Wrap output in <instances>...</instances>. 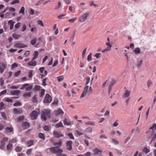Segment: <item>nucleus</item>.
I'll return each instance as SVG.
<instances>
[{
	"mask_svg": "<svg viewBox=\"0 0 156 156\" xmlns=\"http://www.w3.org/2000/svg\"><path fill=\"white\" fill-rule=\"evenodd\" d=\"M51 152L56 154L57 156H67L65 154H62L63 151L58 147H52L49 148Z\"/></svg>",
	"mask_w": 156,
	"mask_h": 156,
	"instance_id": "f257e3e1",
	"label": "nucleus"
},
{
	"mask_svg": "<svg viewBox=\"0 0 156 156\" xmlns=\"http://www.w3.org/2000/svg\"><path fill=\"white\" fill-rule=\"evenodd\" d=\"M93 90L91 87H89L88 85H86V87L84 88L83 91L80 96V98H82L85 96L87 94L88 95L91 94L92 93Z\"/></svg>",
	"mask_w": 156,
	"mask_h": 156,
	"instance_id": "f03ea898",
	"label": "nucleus"
},
{
	"mask_svg": "<svg viewBox=\"0 0 156 156\" xmlns=\"http://www.w3.org/2000/svg\"><path fill=\"white\" fill-rule=\"evenodd\" d=\"M50 110L44 109L41 114V119L44 121H45L47 119L46 117L50 116Z\"/></svg>",
	"mask_w": 156,
	"mask_h": 156,
	"instance_id": "7ed1b4c3",
	"label": "nucleus"
},
{
	"mask_svg": "<svg viewBox=\"0 0 156 156\" xmlns=\"http://www.w3.org/2000/svg\"><path fill=\"white\" fill-rule=\"evenodd\" d=\"M116 82V81L113 80V79H108L102 85V87H104L108 84L109 85L110 84L113 85Z\"/></svg>",
	"mask_w": 156,
	"mask_h": 156,
	"instance_id": "20e7f679",
	"label": "nucleus"
},
{
	"mask_svg": "<svg viewBox=\"0 0 156 156\" xmlns=\"http://www.w3.org/2000/svg\"><path fill=\"white\" fill-rule=\"evenodd\" d=\"M89 13H85L79 18V21L80 22H83L85 21L87 19Z\"/></svg>",
	"mask_w": 156,
	"mask_h": 156,
	"instance_id": "39448f33",
	"label": "nucleus"
},
{
	"mask_svg": "<svg viewBox=\"0 0 156 156\" xmlns=\"http://www.w3.org/2000/svg\"><path fill=\"white\" fill-rule=\"evenodd\" d=\"M30 126V124L28 122L26 121H23L22 122L21 124L22 128L23 129H26L29 128Z\"/></svg>",
	"mask_w": 156,
	"mask_h": 156,
	"instance_id": "423d86ee",
	"label": "nucleus"
},
{
	"mask_svg": "<svg viewBox=\"0 0 156 156\" xmlns=\"http://www.w3.org/2000/svg\"><path fill=\"white\" fill-rule=\"evenodd\" d=\"M52 98L49 94H46L44 99V102L46 103H50L52 101Z\"/></svg>",
	"mask_w": 156,
	"mask_h": 156,
	"instance_id": "0eeeda50",
	"label": "nucleus"
},
{
	"mask_svg": "<svg viewBox=\"0 0 156 156\" xmlns=\"http://www.w3.org/2000/svg\"><path fill=\"white\" fill-rule=\"evenodd\" d=\"M8 140V138L5 137L3 138L1 141V145H0V148L3 149L4 147V145L5 144V142H7Z\"/></svg>",
	"mask_w": 156,
	"mask_h": 156,
	"instance_id": "6e6552de",
	"label": "nucleus"
},
{
	"mask_svg": "<svg viewBox=\"0 0 156 156\" xmlns=\"http://www.w3.org/2000/svg\"><path fill=\"white\" fill-rule=\"evenodd\" d=\"M38 113L37 111L34 110L32 111L30 115L32 119H37L38 117Z\"/></svg>",
	"mask_w": 156,
	"mask_h": 156,
	"instance_id": "1a4fd4ad",
	"label": "nucleus"
},
{
	"mask_svg": "<svg viewBox=\"0 0 156 156\" xmlns=\"http://www.w3.org/2000/svg\"><path fill=\"white\" fill-rule=\"evenodd\" d=\"M33 86L32 85L29 86L28 85V84H25L23 85L22 87L20 88V89H22L26 88V91H30L32 88Z\"/></svg>",
	"mask_w": 156,
	"mask_h": 156,
	"instance_id": "9d476101",
	"label": "nucleus"
},
{
	"mask_svg": "<svg viewBox=\"0 0 156 156\" xmlns=\"http://www.w3.org/2000/svg\"><path fill=\"white\" fill-rule=\"evenodd\" d=\"M53 135H54L55 137L57 138H59L63 136V134H62L61 132H57L56 131H54Z\"/></svg>",
	"mask_w": 156,
	"mask_h": 156,
	"instance_id": "9b49d317",
	"label": "nucleus"
},
{
	"mask_svg": "<svg viewBox=\"0 0 156 156\" xmlns=\"http://www.w3.org/2000/svg\"><path fill=\"white\" fill-rule=\"evenodd\" d=\"M72 141L71 140L68 141L66 143V148L67 150L69 151L71 150L72 149Z\"/></svg>",
	"mask_w": 156,
	"mask_h": 156,
	"instance_id": "f8f14e48",
	"label": "nucleus"
},
{
	"mask_svg": "<svg viewBox=\"0 0 156 156\" xmlns=\"http://www.w3.org/2000/svg\"><path fill=\"white\" fill-rule=\"evenodd\" d=\"M13 128L12 127H7L5 128V133L9 135V133H11L13 131Z\"/></svg>",
	"mask_w": 156,
	"mask_h": 156,
	"instance_id": "ddd939ff",
	"label": "nucleus"
},
{
	"mask_svg": "<svg viewBox=\"0 0 156 156\" xmlns=\"http://www.w3.org/2000/svg\"><path fill=\"white\" fill-rule=\"evenodd\" d=\"M93 152H94L93 155L96 154H100L102 152L101 149H99L97 148H96L93 150Z\"/></svg>",
	"mask_w": 156,
	"mask_h": 156,
	"instance_id": "4468645a",
	"label": "nucleus"
},
{
	"mask_svg": "<svg viewBox=\"0 0 156 156\" xmlns=\"http://www.w3.org/2000/svg\"><path fill=\"white\" fill-rule=\"evenodd\" d=\"M37 63L36 61H31L28 62V65L30 66H34L36 65Z\"/></svg>",
	"mask_w": 156,
	"mask_h": 156,
	"instance_id": "2eb2a0df",
	"label": "nucleus"
},
{
	"mask_svg": "<svg viewBox=\"0 0 156 156\" xmlns=\"http://www.w3.org/2000/svg\"><path fill=\"white\" fill-rule=\"evenodd\" d=\"M55 112V113L57 115L60 114H63L64 113L63 111L60 108L58 109L57 110H56Z\"/></svg>",
	"mask_w": 156,
	"mask_h": 156,
	"instance_id": "dca6fc26",
	"label": "nucleus"
},
{
	"mask_svg": "<svg viewBox=\"0 0 156 156\" xmlns=\"http://www.w3.org/2000/svg\"><path fill=\"white\" fill-rule=\"evenodd\" d=\"M10 93L13 95H17L20 94V90H15L10 91Z\"/></svg>",
	"mask_w": 156,
	"mask_h": 156,
	"instance_id": "f3484780",
	"label": "nucleus"
},
{
	"mask_svg": "<svg viewBox=\"0 0 156 156\" xmlns=\"http://www.w3.org/2000/svg\"><path fill=\"white\" fill-rule=\"evenodd\" d=\"M8 23L10 25V29L12 30L13 29L14 26V22L12 20H9L8 22Z\"/></svg>",
	"mask_w": 156,
	"mask_h": 156,
	"instance_id": "a211bd4d",
	"label": "nucleus"
},
{
	"mask_svg": "<svg viewBox=\"0 0 156 156\" xmlns=\"http://www.w3.org/2000/svg\"><path fill=\"white\" fill-rule=\"evenodd\" d=\"M130 91H129L128 90H125V93L124 94V96L126 98L129 97L130 95Z\"/></svg>",
	"mask_w": 156,
	"mask_h": 156,
	"instance_id": "6ab92c4d",
	"label": "nucleus"
},
{
	"mask_svg": "<svg viewBox=\"0 0 156 156\" xmlns=\"http://www.w3.org/2000/svg\"><path fill=\"white\" fill-rule=\"evenodd\" d=\"M63 123L65 125L67 126L70 125L71 124V122L70 121L68 122L66 118H65L63 121Z\"/></svg>",
	"mask_w": 156,
	"mask_h": 156,
	"instance_id": "aec40b11",
	"label": "nucleus"
},
{
	"mask_svg": "<svg viewBox=\"0 0 156 156\" xmlns=\"http://www.w3.org/2000/svg\"><path fill=\"white\" fill-rule=\"evenodd\" d=\"M55 127L56 128L63 127H64V126L63 125L62 122H60L58 123H57L55 124Z\"/></svg>",
	"mask_w": 156,
	"mask_h": 156,
	"instance_id": "412c9836",
	"label": "nucleus"
},
{
	"mask_svg": "<svg viewBox=\"0 0 156 156\" xmlns=\"http://www.w3.org/2000/svg\"><path fill=\"white\" fill-rule=\"evenodd\" d=\"M85 131L87 133H91L92 131V129L91 127H89L85 129Z\"/></svg>",
	"mask_w": 156,
	"mask_h": 156,
	"instance_id": "4be33fe9",
	"label": "nucleus"
},
{
	"mask_svg": "<svg viewBox=\"0 0 156 156\" xmlns=\"http://www.w3.org/2000/svg\"><path fill=\"white\" fill-rule=\"evenodd\" d=\"M62 145V141H60L58 142H55L54 144V145L55 146H57L56 147H58L59 148V147L61 146Z\"/></svg>",
	"mask_w": 156,
	"mask_h": 156,
	"instance_id": "5701e85b",
	"label": "nucleus"
},
{
	"mask_svg": "<svg viewBox=\"0 0 156 156\" xmlns=\"http://www.w3.org/2000/svg\"><path fill=\"white\" fill-rule=\"evenodd\" d=\"M51 127L50 126H45L43 129H44L46 131H49L51 130Z\"/></svg>",
	"mask_w": 156,
	"mask_h": 156,
	"instance_id": "b1692460",
	"label": "nucleus"
},
{
	"mask_svg": "<svg viewBox=\"0 0 156 156\" xmlns=\"http://www.w3.org/2000/svg\"><path fill=\"white\" fill-rule=\"evenodd\" d=\"M134 52L136 54H138L140 53V49L139 48H136L134 50Z\"/></svg>",
	"mask_w": 156,
	"mask_h": 156,
	"instance_id": "393cba45",
	"label": "nucleus"
},
{
	"mask_svg": "<svg viewBox=\"0 0 156 156\" xmlns=\"http://www.w3.org/2000/svg\"><path fill=\"white\" fill-rule=\"evenodd\" d=\"M33 144V140H28L27 142V145L28 147H30Z\"/></svg>",
	"mask_w": 156,
	"mask_h": 156,
	"instance_id": "a878e982",
	"label": "nucleus"
},
{
	"mask_svg": "<svg viewBox=\"0 0 156 156\" xmlns=\"http://www.w3.org/2000/svg\"><path fill=\"white\" fill-rule=\"evenodd\" d=\"M23 96L26 98L30 97L31 96V92H26L24 93Z\"/></svg>",
	"mask_w": 156,
	"mask_h": 156,
	"instance_id": "bb28decb",
	"label": "nucleus"
},
{
	"mask_svg": "<svg viewBox=\"0 0 156 156\" xmlns=\"http://www.w3.org/2000/svg\"><path fill=\"white\" fill-rule=\"evenodd\" d=\"M38 136L39 137L43 140H44L45 138L44 133H39Z\"/></svg>",
	"mask_w": 156,
	"mask_h": 156,
	"instance_id": "cd10ccee",
	"label": "nucleus"
},
{
	"mask_svg": "<svg viewBox=\"0 0 156 156\" xmlns=\"http://www.w3.org/2000/svg\"><path fill=\"white\" fill-rule=\"evenodd\" d=\"M37 39L36 38H34L32 40L30 41V43L32 45H35Z\"/></svg>",
	"mask_w": 156,
	"mask_h": 156,
	"instance_id": "c85d7f7f",
	"label": "nucleus"
},
{
	"mask_svg": "<svg viewBox=\"0 0 156 156\" xmlns=\"http://www.w3.org/2000/svg\"><path fill=\"white\" fill-rule=\"evenodd\" d=\"M13 112L15 114H19L20 113V109L19 108H15L13 109Z\"/></svg>",
	"mask_w": 156,
	"mask_h": 156,
	"instance_id": "c756f323",
	"label": "nucleus"
},
{
	"mask_svg": "<svg viewBox=\"0 0 156 156\" xmlns=\"http://www.w3.org/2000/svg\"><path fill=\"white\" fill-rule=\"evenodd\" d=\"M93 79H91V80H90V79H87L86 85H87L89 83H90V85H91L93 81Z\"/></svg>",
	"mask_w": 156,
	"mask_h": 156,
	"instance_id": "7c9ffc66",
	"label": "nucleus"
},
{
	"mask_svg": "<svg viewBox=\"0 0 156 156\" xmlns=\"http://www.w3.org/2000/svg\"><path fill=\"white\" fill-rule=\"evenodd\" d=\"M12 37L14 38L17 39L20 37V35L19 34L14 33L12 34Z\"/></svg>",
	"mask_w": 156,
	"mask_h": 156,
	"instance_id": "2f4dec72",
	"label": "nucleus"
},
{
	"mask_svg": "<svg viewBox=\"0 0 156 156\" xmlns=\"http://www.w3.org/2000/svg\"><path fill=\"white\" fill-rule=\"evenodd\" d=\"M152 140L151 141V143L153 141H154L156 139V132L153 134H152L151 136Z\"/></svg>",
	"mask_w": 156,
	"mask_h": 156,
	"instance_id": "473e14b6",
	"label": "nucleus"
},
{
	"mask_svg": "<svg viewBox=\"0 0 156 156\" xmlns=\"http://www.w3.org/2000/svg\"><path fill=\"white\" fill-rule=\"evenodd\" d=\"M32 101L34 103H36L37 102L36 95H34L32 99Z\"/></svg>",
	"mask_w": 156,
	"mask_h": 156,
	"instance_id": "72a5a7b5",
	"label": "nucleus"
},
{
	"mask_svg": "<svg viewBox=\"0 0 156 156\" xmlns=\"http://www.w3.org/2000/svg\"><path fill=\"white\" fill-rule=\"evenodd\" d=\"M85 124L87 125H91L92 126H94L95 125V122H87L85 123Z\"/></svg>",
	"mask_w": 156,
	"mask_h": 156,
	"instance_id": "f704fd0d",
	"label": "nucleus"
},
{
	"mask_svg": "<svg viewBox=\"0 0 156 156\" xmlns=\"http://www.w3.org/2000/svg\"><path fill=\"white\" fill-rule=\"evenodd\" d=\"M92 53L90 52L87 56V60L88 61H90L92 59Z\"/></svg>",
	"mask_w": 156,
	"mask_h": 156,
	"instance_id": "c9c22d12",
	"label": "nucleus"
},
{
	"mask_svg": "<svg viewBox=\"0 0 156 156\" xmlns=\"http://www.w3.org/2000/svg\"><path fill=\"white\" fill-rule=\"evenodd\" d=\"M111 49V48L110 47H108L105 49L103 50L102 51V52L104 53L106 51H110Z\"/></svg>",
	"mask_w": 156,
	"mask_h": 156,
	"instance_id": "e433bc0d",
	"label": "nucleus"
},
{
	"mask_svg": "<svg viewBox=\"0 0 156 156\" xmlns=\"http://www.w3.org/2000/svg\"><path fill=\"white\" fill-rule=\"evenodd\" d=\"M143 151L145 153L147 154L150 151L147 147H144L143 149Z\"/></svg>",
	"mask_w": 156,
	"mask_h": 156,
	"instance_id": "4c0bfd02",
	"label": "nucleus"
},
{
	"mask_svg": "<svg viewBox=\"0 0 156 156\" xmlns=\"http://www.w3.org/2000/svg\"><path fill=\"white\" fill-rule=\"evenodd\" d=\"M12 147V145L9 143L7 146V149L8 151L11 150Z\"/></svg>",
	"mask_w": 156,
	"mask_h": 156,
	"instance_id": "58836bf2",
	"label": "nucleus"
},
{
	"mask_svg": "<svg viewBox=\"0 0 156 156\" xmlns=\"http://www.w3.org/2000/svg\"><path fill=\"white\" fill-rule=\"evenodd\" d=\"M27 29V26L25 24H24L22 27L21 31L23 32Z\"/></svg>",
	"mask_w": 156,
	"mask_h": 156,
	"instance_id": "ea45409f",
	"label": "nucleus"
},
{
	"mask_svg": "<svg viewBox=\"0 0 156 156\" xmlns=\"http://www.w3.org/2000/svg\"><path fill=\"white\" fill-rule=\"evenodd\" d=\"M112 142L115 144H119V142L117 140L115 139H112Z\"/></svg>",
	"mask_w": 156,
	"mask_h": 156,
	"instance_id": "a19ab883",
	"label": "nucleus"
},
{
	"mask_svg": "<svg viewBox=\"0 0 156 156\" xmlns=\"http://www.w3.org/2000/svg\"><path fill=\"white\" fill-rule=\"evenodd\" d=\"M52 104L53 105H58V100L57 99H55L54 101V102L52 103Z\"/></svg>",
	"mask_w": 156,
	"mask_h": 156,
	"instance_id": "79ce46f5",
	"label": "nucleus"
},
{
	"mask_svg": "<svg viewBox=\"0 0 156 156\" xmlns=\"http://www.w3.org/2000/svg\"><path fill=\"white\" fill-rule=\"evenodd\" d=\"M19 2V0H14L12 2L10 3V4L11 5H13L16 3H18Z\"/></svg>",
	"mask_w": 156,
	"mask_h": 156,
	"instance_id": "37998d69",
	"label": "nucleus"
},
{
	"mask_svg": "<svg viewBox=\"0 0 156 156\" xmlns=\"http://www.w3.org/2000/svg\"><path fill=\"white\" fill-rule=\"evenodd\" d=\"M77 19V17H74L72 19H71L69 20V22L73 23Z\"/></svg>",
	"mask_w": 156,
	"mask_h": 156,
	"instance_id": "c03bdc74",
	"label": "nucleus"
},
{
	"mask_svg": "<svg viewBox=\"0 0 156 156\" xmlns=\"http://www.w3.org/2000/svg\"><path fill=\"white\" fill-rule=\"evenodd\" d=\"M86 50L87 48L84 49L82 53V57L83 58H84L85 57V55L86 53Z\"/></svg>",
	"mask_w": 156,
	"mask_h": 156,
	"instance_id": "a18cd8bd",
	"label": "nucleus"
},
{
	"mask_svg": "<svg viewBox=\"0 0 156 156\" xmlns=\"http://www.w3.org/2000/svg\"><path fill=\"white\" fill-rule=\"evenodd\" d=\"M5 66L4 64H2V66L0 67V70L1 71H3L5 69Z\"/></svg>",
	"mask_w": 156,
	"mask_h": 156,
	"instance_id": "49530a36",
	"label": "nucleus"
},
{
	"mask_svg": "<svg viewBox=\"0 0 156 156\" xmlns=\"http://www.w3.org/2000/svg\"><path fill=\"white\" fill-rule=\"evenodd\" d=\"M25 11V8L24 7H22L21 8V9L20 10V13H22L23 15L24 14L25 12H24Z\"/></svg>",
	"mask_w": 156,
	"mask_h": 156,
	"instance_id": "de8ad7c7",
	"label": "nucleus"
},
{
	"mask_svg": "<svg viewBox=\"0 0 156 156\" xmlns=\"http://www.w3.org/2000/svg\"><path fill=\"white\" fill-rule=\"evenodd\" d=\"M16 139H13L9 141V143L11 144V143H15L16 142Z\"/></svg>",
	"mask_w": 156,
	"mask_h": 156,
	"instance_id": "09e8293b",
	"label": "nucleus"
},
{
	"mask_svg": "<svg viewBox=\"0 0 156 156\" xmlns=\"http://www.w3.org/2000/svg\"><path fill=\"white\" fill-rule=\"evenodd\" d=\"M7 8H8V10L9 11L13 12L15 11V9L14 8L9 7H7Z\"/></svg>",
	"mask_w": 156,
	"mask_h": 156,
	"instance_id": "8fccbe9b",
	"label": "nucleus"
},
{
	"mask_svg": "<svg viewBox=\"0 0 156 156\" xmlns=\"http://www.w3.org/2000/svg\"><path fill=\"white\" fill-rule=\"evenodd\" d=\"M41 89V87L38 86L36 85L34 87V89L36 91H39Z\"/></svg>",
	"mask_w": 156,
	"mask_h": 156,
	"instance_id": "3c124183",
	"label": "nucleus"
},
{
	"mask_svg": "<svg viewBox=\"0 0 156 156\" xmlns=\"http://www.w3.org/2000/svg\"><path fill=\"white\" fill-rule=\"evenodd\" d=\"M68 136L69 137L70 139L73 140L74 139L73 134L71 133H69L68 134Z\"/></svg>",
	"mask_w": 156,
	"mask_h": 156,
	"instance_id": "603ef678",
	"label": "nucleus"
},
{
	"mask_svg": "<svg viewBox=\"0 0 156 156\" xmlns=\"http://www.w3.org/2000/svg\"><path fill=\"white\" fill-rule=\"evenodd\" d=\"M94 56L97 59L100 58L101 57V54L100 53H96Z\"/></svg>",
	"mask_w": 156,
	"mask_h": 156,
	"instance_id": "864d4df0",
	"label": "nucleus"
},
{
	"mask_svg": "<svg viewBox=\"0 0 156 156\" xmlns=\"http://www.w3.org/2000/svg\"><path fill=\"white\" fill-rule=\"evenodd\" d=\"M37 23L38 25L41 26L42 27H43L44 26V24L42 21L41 20H39L37 21Z\"/></svg>",
	"mask_w": 156,
	"mask_h": 156,
	"instance_id": "5fc2aeb1",
	"label": "nucleus"
},
{
	"mask_svg": "<svg viewBox=\"0 0 156 156\" xmlns=\"http://www.w3.org/2000/svg\"><path fill=\"white\" fill-rule=\"evenodd\" d=\"M1 115L2 116V118L4 119H6V116L5 115V113L4 112H1Z\"/></svg>",
	"mask_w": 156,
	"mask_h": 156,
	"instance_id": "6e6d98bb",
	"label": "nucleus"
},
{
	"mask_svg": "<svg viewBox=\"0 0 156 156\" xmlns=\"http://www.w3.org/2000/svg\"><path fill=\"white\" fill-rule=\"evenodd\" d=\"M150 129H155L156 130V123H154L153 124V126H152L150 128Z\"/></svg>",
	"mask_w": 156,
	"mask_h": 156,
	"instance_id": "4d7b16f0",
	"label": "nucleus"
},
{
	"mask_svg": "<svg viewBox=\"0 0 156 156\" xmlns=\"http://www.w3.org/2000/svg\"><path fill=\"white\" fill-rule=\"evenodd\" d=\"M5 99V101L6 102H8L9 103H12V99H9V98H6L4 99Z\"/></svg>",
	"mask_w": 156,
	"mask_h": 156,
	"instance_id": "13d9d810",
	"label": "nucleus"
},
{
	"mask_svg": "<svg viewBox=\"0 0 156 156\" xmlns=\"http://www.w3.org/2000/svg\"><path fill=\"white\" fill-rule=\"evenodd\" d=\"M45 90L44 89H41V96L43 97L44 94Z\"/></svg>",
	"mask_w": 156,
	"mask_h": 156,
	"instance_id": "bf43d9fd",
	"label": "nucleus"
},
{
	"mask_svg": "<svg viewBox=\"0 0 156 156\" xmlns=\"http://www.w3.org/2000/svg\"><path fill=\"white\" fill-rule=\"evenodd\" d=\"M18 66V65L16 63H14L12 65L11 68L12 69L17 67Z\"/></svg>",
	"mask_w": 156,
	"mask_h": 156,
	"instance_id": "052dcab7",
	"label": "nucleus"
},
{
	"mask_svg": "<svg viewBox=\"0 0 156 156\" xmlns=\"http://www.w3.org/2000/svg\"><path fill=\"white\" fill-rule=\"evenodd\" d=\"M4 104L3 102H0V110L2 109L4 107Z\"/></svg>",
	"mask_w": 156,
	"mask_h": 156,
	"instance_id": "680f3d73",
	"label": "nucleus"
},
{
	"mask_svg": "<svg viewBox=\"0 0 156 156\" xmlns=\"http://www.w3.org/2000/svg\"><path fill=\"white\" fill-rule=\"evenodd\" d=\"M32 149H29L26 151L27 154V155H30L31 153Z\"/></svg>",
	"mask_w": 156,
	"mask_h": 156,
	"instance_id": "e2e57ef3",
	"label": "nucleus"
},
{
	"mask_svg": "<svg viewBox=\"0 0 156 156\" xmlns=\"http://www.w3.org/2000/svg\"><path fill=\"white\" fill-rule=\"evenodd\" d=\"M118 125V121L116 120L113 124V126L114 127H116Z\"/></svg>",
	"mask_w": 156,
	"mask_h": 156,
	"instance_id": "0e129e2a",
	"label": "nucleus"
},
{
	"mask_svg": "<svg viewBox=\"0 0 156 156\" xmlns=\"http://www.w3.org/2000/svg\"><path fill=\"white\" fill-rule=\"evenodd\" d=\"M44 67L40 68L39 69V71H40V72L41 73H43V71H44Z\"/></svg>",
	"mask_w": 156,
	"mask_h": 156,
	"instance_id": "69168bd1",
	"label": "nucleus"
},
{
	"mask_svg": "<svg viewBox=\"0 0 156 156\" xmlns=\"http://www.w3.org/2000/svg\"><path fill=\"white\" fill-rule=\"evenodd\" d=\"M109 115V112L106 110L105 112V114H104V116L105 117L108 116Z\"/></svg>",
	"mask_w": 156,
	"mask_h": 156,
	"instance_id": "338daca9",
	"label": "nucleus"
},
{
	"mask_svg": "<svg viewBox=\"0 0 156 156\" xmlns=\"http://www.w3.org/2000/svg\"><path fill=\"white\" fill-rule=\"evenodd\" d=\"M33 75L32 71V70H30L29 72L28 76L30 78Z\"/></svg>",
	"mask_w": 156,
	"mask_h": 156,
	"instance_id": "774afa93",
	"label": "nucleus"
}]
</instances>
